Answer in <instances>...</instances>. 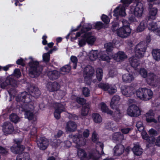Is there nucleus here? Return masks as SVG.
Here are the masks:
<instances>
[{"label":"nucleus","instance_id":"1","mask_svg":"<svg viewBox=\"0 0 160 160\" xmlns=\"http://www.w3.org/2000/svg\"><path fill=\"white\" fill-rule=\"evenodd\" d=\"M29 94L26 92H22L18 94L16 97L17 102H21L19 109L22 112H25L26 118L28 120H32L34 118V114L31 110L34 109V106L32 101V97L36 98H38L40 95L41 92L37 87H33L31 88L29 92Z\"/></svg>","mask_w":160,"mask_h":160},{"label":"nucleus","instance_id":"2","mask_svg":"<svg viewBox=\"0 0 160 160\" xmlns=\"http://www.w3.org/2000/svg\"><path fill=\"white\" fill-rule=\"evenodd\" d=\"M29 58L31 60L28 63L29 67L28 71L29 74L32 75L33 77L38 76L42 71V68L40 66L38 61H34L32 57H30Z\"/></svg>","mask_w":160,"mask_h":160},{"label":"nucleus","instance_id":"3","mask_svg":"<svg viewBox=\"0 0 160 160\" xmlns=\"http://www.w3.org/2000/svg\"><path fill=\"white\" fill-rule=\"evenodd\" d=\"M77 154L81 160H89L90 159L99 160L100 158V153L99 152H90L89 155L88 156L85 150L81 148L78 149Z\"/></svg>","mask_w":160,"mask_h":160},{"label":"nucleus","instance_id":"4","mask_svg":"<svg viewBox=\"0 0 160 160\" xmlns=\"http://www.w3.org/2000/svg\"><path fill=\"white\" fill-rule=\"evenodd\" d=\"M136 94L137 97L140 99L147 101L152 98L153 92L150 89L139 88L136 90Z\"/></svg>","mask_w":160,"mask_h":160},{"label":"nucleus","instance_id":"5","mask_svg":"<svg viewBox=\"0 0 160 160\" xmlns=\"http://www.w3.org/2000/svg\"><path fill=\"white\" fill-rule=\"evenodd\" d=\"M123 24L122 26L118 29L117 33L119 37L124 38L128 37L130 35L131 29L130 27V25L128 23L126 25H124L123 22Z\"/></svg>","mask_w":160,"mask_h":160},{"label":"nucleus","instance_id":"6","mask_svg":"<svg viewBox=\"0 0 160 160\" xmlns=\"http://www.w3.org/2000/svg\"><path fill=\"white\" fill-rule=\"evenodd\" d=\"M147 48V44L144 41L140 42L135 47V56L138 58H142L146 52Z\"/></svg>","mask_w":160,"mask_h":160},{"label":"nucleus","instance_id":"7","mask_svg":"<svg viewBox=\"0 0 160 160\" xmlns=\"http://www.w3.org/2000/svg\"><path fill=\"white\" fill-rule=\"evenodd\" d=\"M105 47L106 51L101 53L100 58L101 60L106 61L107 62L109 63L110 62L111 58L107 54H108L109 52H111L113 50V45L112 43L109 42L107 43V45Z\"/></svg>","mask_w":160,"mask_h":160},{"label":"nucleus","instance_id":"8","mask_svg":"<svg viewBox=\"0 0 160 160\" xmlns=\"http://www.w3.org/2000/svg\"><path fill=\"white\" fill-rule=\"evenodd\" d=\"M17 80L12 77L8 76L3 82L1 83L0 87L2 89H6L9 86H11L15 88L17 86Z\"/></svg>","mask_w":160,"mask_h":160},{"label":"nucleus","instance_id":"9","mask_svg":"<svg viewBox=\"0 0 160 160\" xmlns=\"http://www.w3.org/2000/svg\"><path fill=\"white\" fill-rule=\"evenodd\" d=\"M141 110L135 104L130 106L127 110V113L132 117H137L141 115Z\"/></svg>","mask_w":160,"mask_h":160},{"label":"nucleus","instance_id":"10","mask_svg":"<svg viewBox=\"0 0 160 160\" xmlns=\"http://www.w3.org/2000/svg\"><path fill=\"white\" fill-rule=\"evenodd\" d=\"M139 0H135L136 4L133 12L134 15L137 17H140L142 16L144 10L143 4Z\"/></svg>","mask_w":160,"mask_h":160},{"label":"nucleus","instance_id":"11","mask_svg":"<svg viewBox=\"0 0 160 160\" xmlns=\"http://www.w3.org/2000/svg\"><path fill=\"white\" fill-rule=\"evenodd\" d=\"M36 141L38 147L41 150L46 149L49 144V141L45 137H40L39 138H37Z\"/></svg>","mask_w":160,"mask_h":160},{"label":"nucleus","instance_id":"12","mask_svg":"<svg viewBox=\"0 0 160 160\" xmlns=\"http://www.w3.org/2000/svg\"><path fill=\"white\" fill-rule=\"evenodd\" d=\"M2 127V131L5 135L12 134L14 130L13 125L10 122H4Z\"/></svg>","mask_w":160,"mask_h":160},{"label":"nucleus","instance_id":"13","mask_svg":"<svg viewBox=\"0 0 160 160\" xmlns=\"http://www.w3.org/2000/svg\"><path fill=\"white\" fill-rule=\"evenodd\" d=\"M94 72L93 68L89 65L86 66L83 71L84 78H92Z\"/></svg>","mask_w":160,"mask_h":160},{"label":"nucleus","instance_id":"14","mask_svg":"<svg viewBox=\"0 0 160 160\" xmlns=\"http://www.w3.org/2000/svg\"><path fill=\"white\" fill-rule=\"evenodd\" d=\"M121 90L122 94L127 97H130L134 94L132 91V88L128 86H123Z\"/></svg>","mask_w":160,"mask_h":160},{"label":"nucleus","instance_id":"15","mask_svg":"<svg viewBox=\"0 0 160 160\" xmlns=\"http://www.w3.org/2000/svg\"><path fill=\"white\" fill-rule=\"evenodd\" d=\"M60 72L56 70H48L47 75L50 79L52 80H56L60 76Z\"/></svg>","mask_w":160,"mask_h":160},{"label":"nucleus","instance_id":"16","mask_svg":"<svg viewBox=\"0 0 160 160\" xmlns=\"http://www.w3.org/2000/svg\"><path fill=\"white\" fill-rule=\"evenodd\" d=\"M83 36L86 38L87 43L89 45H93L96 40V38L92 35L91 32L85 33L83 34Z\"/></svg>","mask_w":160,"mask_h":160},{"label":"nucleus","instance_id":"17","mask_svg":"<svg viewBox=\"0 0 160 160\" xmlns=\"http://www.w3.org/2000/svg\"><path fill=\"white\" fill-rule=\"evenodd\" d=\"M112 57L116 61L120 62L127 58V56L123 52L119 51L113 55Z\"/></svg>","mask_w":160,"mask_h":160},{"label":"nucleus","instance_id":"18","mask_svg":"<svg viewBox=\"0 0 160 160\" xmlns=\"http://www.w3.org/2000/svg\"><path fill=\"white\" fill-rule=\"evenodd\" d=\"M73 142L78 146H84L86 144V141L79 135H74L72 137Z\"/></svg>","mask_w":160,"mask_h":160},{"label":"nucleus","instance_id":"19","mask_svg":"<svg viewBox=\"0 0 160 160\" xmlns=\"http://www.w3.org/2000/svg\"><path fill=\"white\" fill-rule=\"evenodd\" d=\"M60 85L56 82H49L47 85L48 90L50 92L57 91L60 88Z\"/></svg>","mask_w":160,"mask_h":160},{"label":"nucleus","instance_id":"20","mask_svg":"<svg viewBox=\"0 0 160 160\" xmlns=\"http://www.w3.org/2000/svg\"><path fill=\"white\" fill-rule=\"evenodd\" d=\"M77 125L75 122L69 121L67 123L66 129L67 131L73 132L77 129Z\"/></svg>","mask_w":160,"mask_h":160},{"label":"nucleus","instance_id":"21","mask_svg":"<svg viewBox=\"0 0 160 160\" xmlns=\"http://www.w3.org/2000/svg\"><path fill=\"white\" fill-rule=\"evenodd\" d=\"M139 58L135 56V57L132 56L129 59L131 66L135 69H136V68L140 65V62L139 60Z\"/></svg>","mask_w":160,"mask_h":160},{"label":"nucleus","instance_id":"22","mask_svg":"<svg viewBox=\"0 0 160 160\" xmlns=\"http://www.w3.org/2000/svg\"><path fill=\"white\" fill-rule=\"evenodd\" d=\"M146 81L148 84L150 85H155V79L156 75L153 73L150 72L148 74Z\"/></svg>","mask_w":160,"mask_h":160},{"label":"nucleus","instance_id":"23","mask_svg":"<svg viewBox=\"0 0 160 160\" xmlns=\"http://www.w3.org/2000/svg\"><path fill=\"white\" fill-rule=\"evenodd\" d=\"M148 22V21L147 19L143 20L137 28V32H141L143 31L147 27Z\"/></svg>","mask_w":160,"mask_h":160},{"label":"nucleus","instance_id":"24","mask_svg":"<svg viewBox=\"0 0 160 160\" xmlns=\"http://www.w3.org/2000/svg\"><path fill=\"white\" fill-rule=\"evenodd\" d=\"M142 138L146 140L149 143H153L155 141V138L153 136H149L146 132H143L141 133Z\"/></svg>","mask_w":160,"mask_h":160},{"label":"nucleus","instance_id":"25","mask_svg":"<svg viewBox=\"0 0 160 160\" xmlns=\"http://www.w3.org/2000/svg\"><path fill=\"white\" fill-rule=\"evenodd\" d=\"M132 150L134 154L138 156L140 155L142 152V149L139 143L134 144Z\"/></svg>","mask_w":160,"mask_h":160},{"label":"nucleus","instance_id":"26","mask_svg":"<svg viewBox=\"0 0 160 160\" xmlns=\"http://www.w3.org/2000/svg\"><path fill=\"white\" fill-rule=\"evenodd\" d=\"M120 98L118 95H114L111 99L110 107L112 109H114L118 105Z\"/></svg>","mask_w":160,"mask_h":160},{"label":"nucleus","instance_id":"27","mask_svg":"<svg viewBox=\"0 0 160 160\" xmlns=\"http://www.w3.org/2000/svg\"><path fill=\"white\" fill-rule=\"evenodd\" d=\"M30 159L29 153L26 152L19 153L16 158V160H29Z\"/></svg>","mask_w":160,"mask_h":160},{"label":"nucleus","instance_id":"28","mask_svg":"<svg viewBox=\"0 0 160 160\" xmlns=\"http://www.w3.org/2000/svg\"><path fill=\"white\" fill-rule=\"evenodd\" d=\"M157 12L158 9L157 8H151L149 11L148 17V20H149L151 19L152 20L155 19Z\"/></svg>","mask_w":160,"mask_h":160},{"label":"nucleus","instance_id":"29","mask_svg":"<svg viewBox=\"0 0 160 160\" xmlns=\"http://www.w3.org/2000/svg\"><path fill=\"white\" fill-rule=\"evenodd\" d=\"M134 79L132 74L130 73H126L122 76V79L123 82H130Z\"/></svg>","mask_w":160,"mask_h":160},{"label":"nucleus","instance_id":"30","mask_svg":"<svg viewBox=\"0 0 160 160\" xmlns=\"http://www.w3.org/2000/svg\"><path fill=\"white\" fill-rule=\"evenodd\" d=\"M10 149L11 151L13 153L19 154L24 150V148H22L19 147H18L16 146L15 145H14L11 147Z\"/></svg>","mask_w":160,"mask_h":160},{"label":"nucleus","instance_id":"31","mask_svg":"<svg viewBox=\"0 0 160 160\" xmlns=\"http://www.w3.org/2000/svg\"><path fill=\"white\" fill-rule=\"evenodd\" d=\"M90 110V107L89 105H83L81 110V114L82 116L88 115Z\"/></svg>","mask_w":160,"mask_h":160},{"label":"nucleus","instance_id":"32","mask_svg":"<svg viewBox=\"0 0 160 160\" xmlns=\"http://www.w3.org/2000/svg\"><path fill=\"white\" fill-rule=\"evenodd\" d=\"M112 138L113 140L116 141L121 142L123 139L124 137L121 132H118L114 133L112 135Z\"/></svg>","mask_w":160,"mask_h":160},{"label":"nucleus","instance_id":"33","mask_svg":"<svg viewBox=\"0 0 160 160\" xmlns=\"http://www.w3.org/2000/svg\"><path fill=\"white\" fill-rule=\"evenodd\" d=\"M149 21L150 20H148V22L147 27L149 30H152L154 32L158 28V24L157 22L153 21H151L149 22Z\"/></svg>","mask_w":160,"mask_h":160},{"label":"nucleus","instance_id":"34","mask_svg":"<svg viewBox=\"0 0 160 160\" xmlns=\"http://www.w3.org/2000/svg\"><path fill=\"white\" fill-rule=\"evenodd\" d=\"M114 155L115 156H120L124 152V149L120 148L118 145H116L114 148Z\"/></svg>","mask_w":160,"mask_h":160},{"label":"nucleus","instance_id":"35","mask_svg":"<svg viewBox=\"0 0 160 160\" xmlns=\"http://www.w3.org/2000/svg\"><path fill=\"white\" fill-rule=\"evenodd\" d=\"M152 54L153 58L156 61L160 60V49L153 50Z\"/></svg>","mask_w":160,"mask_h":160},{"label":"nucleus","instance_id":"36","mask_svg":"<svg viewBox=\"0 0 160 160\" xmlns=\"http://www.w3.org/2000/svg\"><path fill=\"white\" fill-rule=\"evenodd\" d=\"M71 62H69V65L71 67H73L74 69H76L77 66L78 59L76 57L72 56L70 58Z\"/></svg>","mask_w":160,"mask_h":160},{"label":"nucleus","instance_id":"37","mask_svg":"<svg viewBox=\"0 0 160 160\" xmlns=\"http://www.w3.org/2000/svg\"><path fill=\"white\" fill-rule=\"evenodd\" d=\"M71 66L69 64L65 65L60 68V72L62 74L65 75L69 73L71 69Z\"/></svg>","mask_w":160,"mask_h":160},{"label":"nucleus","instance_id":"38","mask_svg":"<svg viewBox=\"0 0 160 160\" xmlns=\"http://www.w3.org/2000/svg\"><path fill=\"white\" fill-rule=\"evenodd\" d=\"M92 117L93 121L95 123H99L102 121V118L98 113H94L92 114Z\"/></svg>","mask_w":160,"mask_h":160},{"label":"nucleus","instance_id":"39","mask_svg":"<svg viewBox=\"0 0 160 160\" xmlns=\"http://www.w3.org/2000/svg\"><path fill=\"white\" fill-rule=\"evenodd\" d=\"M72 99H75L77 102L79 104L83 105L86 102V100L83 98L76 97L75 95L72 96Z\"/></svg>","mask_w":160,"mask_h":160},{"label":"nucleus","instance_id":"40","mask_svg":"<svg viewBox=\"0 0 160 160\" xmlns=\"http://www.w3.org/2000/svg\"><path fill=\"white\" fill-rule=\"evenodd\" d=\"M10 120L15 123H17L20 120L19 117L14 113H12L9 116Z\"/></svg>","mask_w":160,"mask_h":160},{"label":"nucleus","instance_id":"41","mask_svg":"<svg viewBox=\"0 0 160 160\" xmlns=\"http://www.w3.org/2000/svg\"><path fill=\"white\" fill-rule=\"evenodd\" d=\"M96 77L98 81H101L102 78L103 70L101 68H98L97 69L96 71Z\"/></svg>","mask_w":160,"mask_h":160},{"label":"nucleus","instance_id":"42","mask_svg":"<svg viewBox=\"0 0 160 160\" xmlns=\"http://www.w3.org/2000/svg\"><path fill=\"white\" fill-rule=\"evenodd\" d=\"M110 85L108 83L100 82L98 84V86L99 88H101L104 91H107L109 89Z\"/></svg>","mask_w":160,"mask_h":160},{"label":"nucleus","instance_id":"43","mask_svg":"<svg viewBox=\"0 0 160 160\" xmlns=\"http://www.w3.org/2000/svg\"><path fill=\"white\" fill-rule=\"evenodd\" d=\"M92 29V25L90 23H88L87 26H83L81 29V31L82 33L88 32V31H90Z\"/></svg>","mask_w":160,"mask_h":160},{"label":"nucleus","instance_id":"44","mask_svg":"<svg viewBox=\"0 0 160 160\" xmlns=\"http://www.w3.org/2000/svg\"><path fill=\"white\" fill-rule=\"evenodd\" d=\"M65 108L64 106L60 103H56L55 104V109H58L59 112H61L64 111Z\"/></svg>","mask_w":160,"mask_h":160},{"label":"nucleus","instance_id":"45","mask_svg":"<svg viewBox=\"0 0 160 160\" xmlns=\"http://www.w3.org/2000/svg\"><path fill=\"white\" fill-rule=\"evenodd\" d=\"M139 73L141 76L144 78H147L148 75L147 70L144 68H140Z\"/></svg>","mask_w":160,"mask_h":160},{"label":"nucleus","instance_id":"46","mask_svg":"<svg viewBox=\"0 0 160 160\" xmlns=\"http://www.w3.org/2000/svg\"><path fill=\"white\" fill-rule=\"evenodd\" d=\"M0 154L2 156H6L8 154V151L6 148L0 146Z\"/></svg>","mask_w":160,"mask_h":160},{"label":"nucleus","instance_id":"47","mask_svg":"<svg viewBox=\"0 0 160 160\" xmlns=\"http://www.w3.org/2000/svg\"><path fill=\"white\" fill-rule=\"evenodd\" d=\"M90 90L88 88L84 87L82 89V93L83 96L85 97H87L90 96Z\"/></svg>","mask_w":160,"mask_h":160},{"label":"nucleus","instance_id":"48","mask_svg":"<svg viewBox=\"0 0 160 160\" xmlns=\"http://www.w3.org/2000/svg\"><path fill=\"white\" fill-rule=\"evenodd\" d=\"M147 114L148 115V117H147L146 120L148 122H154L156 123L157 122V120L151 117H149V116H153V115H152V114L147 113Z\"/></svg>","mask_w":160,"mask_h":160},{"label":"nucleus","instance_id":"49","mask_svg":"<svg viewBox=\"0 0 160 160\" xmlns=\"http://www.w3.org/2000/svg\"><path fill=\"white\" fill-rule=\"evenodd\" d=\"M119 24L118 22H113L112 23L111 30L113 32L117 31L118 29L119 28Z\"/></svg>","mask_w":160,"mask_h":160},{"label":"nucleus","instance_id":"50","mask_svg":"<svg viewBox=\"0 0 160 160\" xmlns=\"http://www.w3.org/2000/svg\"><path fill=\"white\" fill-rule=\"evenodd\" d=\"M81 37L82 38L78 41V45L81 47L84 46L87 43L86 38H84L83 35Z\"/></svg>","mask_w":160,"mask_h":160},{"label":"nucleus","instance_id":"51","mask_svg":"<svg viewBox=\"0 0 160 160\" xmlns=\"http://www.w3.org/2000/svg\"><path fill=\"white\" fill-rule=\"evenodd\" d=\"M43 60L46 64H47L49 62L50 59V55L48 53H45L42 56Z\"/></svg>","mask_w":160,"mask_h":160},{"label":"nucleus","instance_id":"52","mask_svg":"<svg viewBox=\"0 0 160 160\" xmlns=\"http://www.w3.org/2000/svg\"><path fill=\"white\" fill-rule=\"evenodd\" d=\"M101 19L106 24H108L110 21V20L108 17L104 14L102 15L101 17Z\"/></svg>","mask_w":160,"mask_h":160},{"label":"nucleus","instance_id":"53","mask_svg":"<svg viewBox=\"0 0 160 160\" xmlns=\"http://www.w3.org/2000/svg\"><path fill=\"white\" fill-rule=\"evenodd\" d=\"M108 91L109 94H112L117 92V89L116 87L115 86L110 85V88Z\"/></svg>","mask_w":160,"mask_h":160},{"label":"nucleus","instance_id":"54","mask_svg":"<svg viewBox=\"0 0 160 160\" xmlns=\"http://www.w3.org/2000/svg\"><path fill=\"white\" fill-rule=\"evenodd\" d=\"M104 26L103 23L100 21L97 22L95 23L94 27L95 29L100 30Z\"/></svg>","mask_w":160,"mask_h":160},{"label":"nucleus","instance_id":"55","mask_svg":"<svg viewBox=\"0 0 160 160\" xmlns=\"http://www.w3.org/2000/svg\"><path fill=\"white\" fill-rule=\"evenodd\" d=\"M13 75L17 78H19L21 76L20 70L19 68H16L14 69L13 73Z\"/></svg>","mask_w":160,"mask_h":160},{"label":"nucleus","instance_id":"56","mask_svg":"<svg viewBox=\"0 0 160 160\" xmlns=\"http://www.w3.org/2000/svg\"><path fill=\"white\" fill-rule=\"evenodd\" d=\"M126 7L122 6L120 8L119 7V12L120 16H125L126 15L125 7Z\"/></svg>","mask_w":160,"mask_h":160},{"label":"nucleus","instance_id":"57","mask_svg":"<svg viewBox=\"0 0 160 160\" xmlns=\"http://www.w3.org/2000/svg\"><path fill=\"white\" fill-rule=\"evenodd\" d=\"M121 2L123 4V6L128 7L132 2V0H121Z\"/></svg>","mask_w":160,"mask_h":160},{"label":"nucleus","instance_id":"58","mask_svg":"<svg viewBox=\"0 0 160 160\" xmlns=\"http://www.w3.org/2000/svg\"><path fill=\"white\" fill-rule=\"evenodd\" d=\"M16 63L17 64L20 65L22 67H24L25 65L24 60L21 58H20V59L17 60Z\"/></svg>","mask_w":160,"mask_h":160},{"label":"nucleus","instance_id":"59","mask_svg":"<svg viewBox=\"0 0 160 160\" xmlns=\"http://www.w3.org/2000/svg\"><path fill=\"white\" fill-rule=\"evenodd\" d=\"M119 9V7L118 6L116 7V8L113 11L114 13L113 14V15L114 16L116 17L117 18H118L119 16H120Z\"/></svg>","mask_w":160,"mask_h":160},{"label":"nucleus","instance_id":"60","mask_svg":"<svg viewBox=\"0 0 160 160\" xmlns=\"http://www.w3.org/2000/svg\"><path fill=\"white\" fill-rule=\"evenodd\" d=\"M61 112H59L58 109H55L54 112V115L55 118L57 119H59L60 117Z\"/></svg>","mask_w":160,"mask_h":160},{"label":"nucleus","instance_id":"61","mask_svg":"<svg viewBox=\"0 0 160 160\" xmlns=\"http://www.w3.org/2000/svg\"><path fill=\"white\" fill-rule=\"evenodd\" d=\"M101 110L102 112H105L108 109L106 105L104 102L101 103Z\"/></svg>","mask_w":160,"mask_h":160},{"label":"nucleus","instance_id":"62","mask_svg":"<svg viewBox=\"0 0 160 160\" xmlns=\"http://www.w3.org/2000/svg\"><path fill=\"white\" fill-rule=\"evenodd\" d=\"M97 137V134L95 132H94L92 134V141L93 142H95L98 141V139Z\"/></svg>","mask_w":160,"mask_h":160},{"label":"nucleus","instance_id":"63","mask_svg":"<svg viewBox=\"0 0 160 160\" xmlns=\"http://www.w3.org/2000/svg\"><path fill=\"white\" fill-rule=\"evenodd\" d=\"M37 129L36 128L34 127L31 130L30 134L31 135L33 136L37 135Z\"/></svg>","mask_w":160,"mask_h":160},{"label":"nucleus","instance_id":"64","mask_svg":"<svg viewBox=\"0 0 160 160\" xmlns=\"http://www.w3.org/2000/svg\"><path fill=\"white\" fill-rule=\"evenodd\" d=\"M69 117V119L73 120H77L78 119V116L74 114H70Z\"/></svg>","mask_w":160,"mask_h":160}]
</instances>
